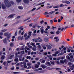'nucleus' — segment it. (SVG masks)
<instances>
[{
	"instance_id": "f257e3e1",
	"label": "nucleus",
	"mask_w": 74,
	"mask_h": 74,
	"mask_svg": "<svg viewBox=\"0 0 74 74\" xmlns=\"http://www.w3.org/2000/svg\"><path fill=\"white\" fill-rule=\"evenodd\" d=\"M4 3L7 8H9L11 7V4L10 3L9 1L8 0H5L4 1Z\"/></svg>"
},
{
	"instance_id": "f03ea898",
	"label": "nucleus",
	"mask_w": 74,
	"mask_h": 74,
	"mask_svg": "<svg viewBox=\"0 0 74 74\" xmlns=\"http://www.w3.org/2000/svg\"><path fill=\"white\" fill-rule=\"evenodd\" d=\"M44 27L42 26L40 28L41 33L42 34V33H46V34H47V33H48V32L45 29V31H44Z\"/></svg>"
},
{
	"instance_id": "7ed1b4c3",
	"label": "nucleus",
	"mask_w": 74,
	"mask_h": 74,
	"mask_svg": "<svg viewBox=\"0 0 74 74\" xmlns=\"http://www.w3.org/2000/svg\"><path fill=\"white\" fill-rule=\"evenodd\" d=\"M4 36H7V39L8 40L10 39V38L11 37V34L10 33L9 34H8V33H5L4 34Z\"/></svg>"
},
{
	"instance_id": "20e7f679",
	"label": "nucleus",
	"mask_w": 74,
	"mask_h": 74,
	"mask_svg": "<svg viewBox=\"0 0 74 74\" xmlns=\"http://www.w3.org/2000/svg\"><path fill=\"white\" fill-rule=\"evenodd\" d=\"M61 30V28L59 27L58 28V30L56 32V34L57 35L59 34V33H60V31H59V30Z\"/></svg>"
},
{
	"instance_id": "39448f33",
	"label": "nucleus",
	"mask_w": 74,
	"mask_h": 74,
	"mask_svg": "<svg viewBox=\"0 0 74 74\" xmlns=\"http://www.w3.org/2000/svg\"><path fill=\"white\" fill-rule=\"evenodd\" d=\"M2 8L3 10H5L6 9V6L4 4H2L1 5Z\"/></svg>"
},
{
	"instance_id": "423d86ee",
	"label": "nucleus",
	"mask_w": 74,
	"mask_h": 74,
	"mask_svg": "<svg viewBox=\"0 0 74 74\" xmlns=\"http://www.w3.org/2000/svg\"><path fill=\"white\" fill-rule=\"evenodd\" d=\"M23 1L25 4H29V0H23Z\"/></svg>"
},
{
	"instance_id": "0eeeda50",
	"label": "nucleus",
	"mask_w": 74,
	"mask_h": 74,
	"mask_svg": "<svg viewBox=\"0 0 74 74\" xmlns=\"http://www.w3.org/2000/svg\"><path fill=\"white\" fill-rule=\"evenodd\" d=\"M46 46L47 49H51L52 48V47L49 45H47Z\"/></svg>"
},
{
	"instance_id": "6e6552de",
	"label": "nucleus",
	"mask_w": 74,
	"mask_h": 74,
	"mask_svg": "<svg viewBox=\"0 0 74 74\" xmlns=\"http://www.w3.org/2000/svg\"><path fill=\"white\" fill-rule=\"evenodd\" d=\"M45 64L46 66H50L51 65V63L49 62H47Z\"/></svg>"
},
{
	"instance_id": "1a4fd4ad",
	"label": "nucleus",
	"mask_w": 74,
	"mask_h": 74,
	"mask_svg": "<svg viewBox=\"0 0 74 74\" xmlns=\"http://www.w3.org/2000/svg\"><path fill=\"white\" fill-rule=\"evenodd\" d=\"M62 3H66L68 4H69L70 3V2L67 1H65L62 2Z\"/></svg>"
},
{
	"instance_id": "9d476101",
	"label": "nucleus",
	"mask_w": 74,
	"mask_h": 74,
	"mask_svg": "<svg viewBox=\"0 0 74 74\" xmlns=\"http://www.w3.org/2000/svg\"><path fill=\"white\" fill-rule=\"evenodd\" d=\"M42 70V68H40L38 69H36L35 70H34V71H38V70Z\"/></svg>"
},
{
	"instance_id": "9b49d317",
	"label": "nucleus",
	"mask_w": 74,
	"mask_h": 74,
	"mask_svg": "<svg viewBox=\"0 0 74 74\" xmlns=\"http://www.w3.org/2000/svg\"><path fill=\"white\" fill-rule=\"evenodd\" d=\"M23 36L21 37V36H19L18 37V40H22L23 39Z\"/></svg>"
},
{
	"instance_id": "f8f14e48",
	"label": "nucleus",
	"mask_w": 74,
	"mask_h": 74,
	"mask_svg": "<svg viewBox=\"0 0 74 74\" xmlns=\"http://www.w3.org/2000/svg\"><path fill=\"white\" fill-rule=\"evenodd\" d=\"M41 38L40 37H38V38H34V39H33L32 40L33 41H34V40H40V39H41Z\"/></svg>"
},
{
	"instance_id": "ddd939ff",
	"label": "nucleus",
	"mask_w": 74,
	"mask_h": 74,
	"mask_svg": "<svg viewBox=\"0 0 74 74\" xmlns=\"http://www.w3.org/2000/svg\"><path fill=\"white\" fill-rule=\"evenodd\" d=\"M40 67V65H38L37 64H35V67L36 69H37V68H38Z\"/></svg>"
},
{
	"instance_id": "4468645a",
	"label": "nucleus",
	"mask_w": 74,
	"mask_h": 74,
	"mask_svg": "<svg viewBox=\"0 0 74 74\" xmlns=\"http://www.w3.org/2000/svg\"><path fill=\"white\" fill-rule=\"evenodd\" d=\"M40 67H41L42 68V69H44L45 68V67H47L45 65H44L43 64H41L40 66Z\"/></svg>"
},
{
	"instance_id": "2eb2a0df",
	"label": "nucleus",
	"mask_w": 74,
	"mask_h": 74,
	"mask_svg": "<svg viewBox=\"0 0 74 74\" xmlns=\"http://www.w3.org/2000/svg\"><path fill=\"white\" fill-rule=\"evenodd\" d=\"M14 16V15L13 14H11L8 17V18H11Z\"/></svg>"
},
{
	"instance_id": "dca6fc26",
	"label": "nucleus",
	"mask_w": 74,
	"mask_h": 74,
	"mask_svg": "<svg viewBox=\"0 0 74 74\" xmlns=\"http://www.w3.org/2000/svg\"><path fill=\"white\" fill-rule=\"evenodd\" d=\"M3 42L5 44H6L7 43V39L5 38L3 40Z\"/></svg>"
},
{
	"instance_id": "f3484780",
	"label": "nucleus",
	"mask_w": 74,
	"mask_h": 74,
	"mask_svg": "<svg viewBox=\"0 0 74 74\" xmlns=\"http://www.w3.org/2000/svg\"><path fill=\"white\" fill-rule=\"evenodd\" d=\"M44 41L45 42H48V38H45L44 39Z\"/></svg>"
},
{
	"instance_id": "a211bd4d",
	"label": "nucleus",
	"mask_w": 74,
	"mask_h": 74,
	"mask_svg": "<svg viewBox=\"0 0 74 74\" xmlns=\"http://www.w3.org/2000/svg\"><path fill=\"white\" fill-rule=\"evenodd\" d=\"M14 55H11L10 56V57L9 58V59H12V58H13V57H14Z\"/></svg>"
},
{
	"instance_id": "6ab92c4d",
	"label": "nucleus",
	"mask_w": 74,
	"mask_h": 74,
	"mask_svg": "<svg viewBox=\"0 0 74 74\" xmlns=\"http://www.w3.org/2000/svg\"><path fill=\"white\" fill-rule=\"evenodd\" d=\"M50 63L51 64L53 65H55V62H54V61H50Z\"/></svg>"
},
{
	"instance_id": "aec40b11",
	"label": "nucleus",
	"mask_w": 74,
	"mask_h": 74,
	"mask_svg": "<svg viewBox=\"0 0 74 74\" xmlns=\"http://www.w3.org/2000/svg\"><path fill=\"white\" fill-rule=\"evenodd\" d=\"M45 3V2H43L40 3H39L37 5H42V4H44Z\"/></svg>"
},
{
	"instance_id": "412c9836",
	"label": "nucleus",
	"mask_w": 74,
	"mask_h": 74,
	"mask_svg": "<svg viewBox=\"0 0 74 74\" xmlns=\"http://www.w3.org/2000/svg\"><path fill=\"white\" fill-rule=\"evenodd\" d=\"M55 11H52V12H50L48 13V14L49 15H50L51 14H52L53 13L55 12Z\"/></svg>"
},
{
	"instance_id": "4be33fe9",
	"label": "nucleus",
	"mask_w": 74,
	"mask_h": 74,
	"mask_svg": "<svg viewBox=\"0 0 74 74\" xmlns=\"http://www.w3.org/2000/svg\"><path fill=\"white\" fill-rule=\"evenodd\" d=\"M50 29V27L49 26H47V28H46L45 29L46 32H47V31H48V29Z\"/></svg>"
},
{
	"instance_id": "5701e85b",
	"label": "nucleus",
	"mask_w": 74,
	"mask_h": 74,
	"mask_svg": "<svg viewBox=\"0 0 74 74\" xmlns=\"http://www.w3.org/2000/svg\"><path fill=\"white\" fill-rule=\"evenodd\" d=\"M42 47L45 50L47 49V47L45 46V45H43L42 46Z\"/></svg>"
},
{
	"instance_id": "b1692460",
	"label": "nucleus",
	"mask_w": 74,
	"mask_h": 74,
	"mask_svg": "<svg viewBox=\"0 0 74 74\" xmlns=\"http://www.w3.org/2000/svg\"><path fill=\"white\" fill-rule=\"evenodd\" d=\"M32 32H29L28 33V35L30 36H32Z\"/></svg>"
},
{
	"instance_id": "393cba45",
	"label": "nucleus",
	"mask_w": 74,
	"mask_h": 74,
	"mask_svg": "<svg viewBox=\"0 0 74 74\" xmlns=\"http://www.w3.org/2000/svg\"><path fill=\"white\" fill-rule=\"evenodd\" d=\"M6 62H4L3 63V64L4 66H8V63L7 64V65H5V64H6Z\"/></svg>"
},
{
	"instance_id": "a878e982",
	"label": "nucleus",
	"mask_w": 74,
	"mask_h": 74,
	"mask_svg": "<svg viewBox=\"0 0 74 74\" xmlns=\"http://www.w3.org/2000/svg\"><path fill=\"white\" fill-rule=\"evenodd\" d=\"M26 58L27 59H31V57L30 56H27L26 57Z\"/></svg>"
},
{
	"instance_id": "bb28decb",
	"label": "nucleus",
	"mask_w": 74,
	"mask_h": 74,
	"mask_svg": "<svg viewBox=\"0 0 74 74\" xmlns=\"http://www.w3.org/2000/svg\"><path fill=\"white\" fill-rule=\"evenodd\" d=\"M18 8L19 9H21V10H22L23 9V7H22L21 6H18Z\"/></svg>"
},
{
	"instance_id": "cd10ccee",
	"label": "nucleus",
	"mask_w": 74,
	"mask_h": 74,
	"mask_svg": "<svg viewBox=\"0 0 74 74\" xmlns=\"http://www.w3.org/2000/svg\"><path fill=\"white\" fill-rule=\"evenodd\" d=\"M7 29H5L3 30H2L1 31V32H6V31H7Z\"/></svg>"
},
{
	"instance_id": "c85d7f7f",
	"label": "nucleus",
	"mask_w": 74,
	"mask_h": 74,
	"mask_svg": "<svg viewBox=\"0 0 74 74\" xmlns=\"http://www.w3.org/2000/svg\"><path fill=\"white\" fill-rule=\"evenodd\" d=\"M37 25L35 24L34 25L32 26V27L33 28H35V27H37Z\"/></svg>"
},
{
	"instance_id": "c756f323",
	"label": "nucleus",
	"mask_w": 74,
	"mask_h": 74,
	"mask_svg": "<svg viewBox=\"0 0 74 74\" xmlns=\"http://www.w3.org/2000/svg\"><path fill=\"white\" fill-rule=\"evenodd\" d=\"M15 62H18L19 61V59H18V58H16L14 59Z\"/></svg>"
},
{
	"instance_id": "7c9ffc66",
	"label": "nucleus",
	"mask_w": 74,
	"mask_h": 74,
	"mask_svg": "<svg viewBox=\"0 0 74 74\" xmlns=\"http://www.w3.org/2000/svg\"><path fill=\"white\" fill-rule=\"evenodd\" d=\"M53 6V5H51V6H50L48 5L47 7V8H52V7Z\"/></svg>"
},
{
	"instance_id": "2f4dec72",
	"label": "nucleus",
	"mask_w": 74,
	"mask_h": 74,
	"mask_svg": "<svg viewBox=\"0 0 74 74\" xmlns=\"http://www.w3.org/2000/svg\"><path fill=\"white\" fill-rule=\"evenodd\" d=\"M5 57L4 56H2V57L1 58V60H3V59H4Z\"/></svg>"
},
{
	"instance_id": "473e14b6",
	"label": "nucleus",
	"mask_w": 74,
	"mask_h": 74,
	"mask_svg": "<svg viewBox=\"0 0 74 74\" xmlns=\"http://www.w3.org/2000/svg\"><path fill=\"white\" fill-rule=\"evenodd\" d=\"M21 1H22V0H16L17 3H21Z\"/></svg>"
},
{
	"instance_id": "72a5a7b5",
	"label": "nucleus",
	"mask_w": 74,
	"mask_h": 74,
	"mask_svg": "<svg viewBox=\"0 0 74 74\" xmlns=\"http://www.w3.org/2000/svg\"><path fill=\"white\" fill-rule=\"evenodd\" d=\"M60 62L61 63H64V61L63 60H60Z\"/></svg>"
},
{
	"instance_id": "f704fd0d",
	"label": "nucleus",
	"mask_w": 74,
	"mask_h": 74,
	"mask_svg": "<svg viewBox=\"0 0 74 74\" xmlns=\"http://www.w3.org/2000/svg\"><path fill=\"white\" fill-rule=\"evenodd\" d=\"M64 7V5L63 4H61L60 5V7Z\"/></svg>"
},
{
	"instance_id": "c9c22d12",
	"label": "nucleus",
	"mask_w": 74,
	"mask_h": 74,
	"mask_svg": "<svg viewBox=\"0 0 74 74\" xmlns=\"http://www.w3.org/2000/svg\"><path fill=\"white\" fill-rule=\"evenodd\" d=\"M67 71L68 72H70H70L71 71V70H70V68H69L68 69H67Z\"/></svg>"
},
{
	"instance_id": "e433bc0d",
	"label": "nucleus",
	"mask_w": 74,
	"mask_h": 74,
	"mask_svg": "<svg viewBox=\"0 0 74 74\" xmlns=\"http://www.w3.org/2000/svg\"><path fill=\"white\" fill-rule=\"evenodd\" d=\"M28 47H29V48H32V46H30V45H28Z\"/></svg>"
},
{
	"instance_id": "4c0bfd02",
	"label": "nucleus",
	"mask_w": 74,
	"mask_h": 74,
	"mask_svg": "<svg viewBox=\"0 0 74 74\" xmlns=\"http://www.w3.org/2000/svg\"><path fill=\"white\" fill-rule=\"evenodd\" d=\"M45 62V60H43L42 62V63H44Z\"/></svg>"
},
{
	"instance_id": "58836bf2",
	"label": "nucleus",
	"mask_w": 74,
	"mask_h": 74,
	"mask_svg": "<svg viewBox=\"0 0 74 74\" xmlns=\"http://www.w3.org/2000/svg\"><path fill=\"white\" fill-rule=\"evenodd\" d=\"M30 19V17L28 18L27 19L25 20L24 21H27V20H29V19Z\"/></svg>"
},
{
	"instance_id": "ea45409f",
	"label": "nucleus",
	"mask_w": 74,
	"mask_h": 74,
	"mask_svg": "<svg viewBox=\"0 0 74 74\" xmlns=\"http://www.w3.org/2000/svg\"><path fill=\"white\" fill-rule=\"evenodd\" d=\"M21 53L22 54H24L25 53V51H23L21 52Z\"/></svg>"
},
{
	"instance_id": "a19ab883",
	"label": "nucleus",
	"mask_w": 74,
	"mask_h": 74,
	"mask_svg": "<svg viewBox=\"0 0 74 74\" xmlns=\"http://www.w3.org/2000/svg\"><path fill=\"white\" fill-rule=\"evenodd\" d=\"M50 22L51 24H52V23H53V21L52 20H50Z\"/></svg>"
},
{
	"instance_id": "79ce46f5",
	"label": "nucleus",
	"mask_w": 74,
	"mask_h": 74,
	"mask_svg": "<svg viewBox=\"0 0 74 74\" xmlns=\"http://www.w3.org/2000/svg\"><path fill=\"white\" fill-rule=\"evenodd\" d=\"M66 58H67L69 60V59H70V56H66Z\"/></svg>"
},
{
	"instance_id": "37998d69",
	"label": "nucleus",
	"mask_w": 74,
	"mask_h": 74,
	"mask_svg": "<svg viewBox=\"0 0 74 74\" xmlns=\"http://www.w3.org/2000/svg\"><path fill=\"white\" fill-rule=\"evenodd\" d=\"M53 8H59V6H57L55 7H53Z\"/></svg>"
},
{
	"instance_id": "c03bdc74",
	"label": "nucleus",
	"mask_w": 74,
	"mask_h": 74,
	"mask_svg": "<svg viewBox=\"0 0 74 74\" xmlns=\"http://www.w3.org/2000/svg\"><path fill=\"white\" fill-rule=\"evenodd\" d=\"M14 45V44H13V43H11L10 44V47H13Z\"/></svg>"
},
{
	"instance_id": "a18cd8bd",
	"label": "nucleus",
	"mask_w": 74,
	"mask_h": 74,
	"mask_svg": "<svg viewBox=\"0 0 74 74\" xmlns=\"http://www.w3.org/2000/svg\"><path fill=\"white\" fill-rule=\"evenodd\" d=\"M42 41V39H40V40H39L38 41V42H41Z\"/></svg>"
},
{
	"instance_id": "49530a36",
	"label": "nucleus",
	"mask_w": 74,
	"mask_h": 74,
	"mask_svg": "<svg viewBox=\"0 0 74 74\" xmlns=\"http://www.w3.org/2000/svg\"><path fill=\"white\" fill-rule=\"evenodd\" d=\"M55 53L56 54V55H57V54H58V53H59V51H56L55 52Z\"/></svg>"
},
{
	"instance_id": "de8ad7c7",
	"label": "nucleus",
	"mask_w": 74,
	"mask_h": 74,
	"mask_svg": "<svg viewBox=\"0 0 74 74\" xmlns=\"http://www.w3.org/2000/svg\"><path fill=\"white\" fill-rule=\"evenodd\" d=\"M70 50H71V49H69L67 50V52H70Z\"/></svg>"
},
{
	"instance_id": "09e8293b",
	"label": "nucleus",
	"mask_w": 74,
	"mask_h": 74,
	"mask_svg": "<svg viewBox=\"0 0 74 74\" xmlns=\"http://www.w3.org/2000/svg\"><path fill=\"white\" fill-rule=\"evenodd\" d=\"M27 36V34L25 33L24 36V37H26Z\"/></svg>"
},
{
	"instance_id": "8fccbe9b",
	"label": "nucleus",
	"mask_w": 74,
	"mask_h": 74,
	"mask_svg": "<svg viewBox=\"0 0 74 74\" xmlns=\"http://www.w3.org/2000/svg\"><path fill=\"white\" fill-rule=\"evenodd\" d=\"M32 49L34 51H36V49L35 48H33Z\"/></svg>"
},
{
	"instance_id": "3c124183",
	"label": "nucleus",
	"mask_w": 74,
	"mask_h": 74,
	"mask_svg": "<svg viewBox=\"0 0 74 74\" xmlns=\"http://www.w3.org/2000/svg\"><path fill=\"white\" fill-rule=\"evenodd\" d=\"M61 59V58L60 57H59L57 59V60H60Z\"/></svg>"
},
{
	"instance_id": "603ef678",
	"label": "nucleus",
	"mask_w": 74,
	"mask_h": 74,
	"mask_svg": "<svg viewBox=\"0 0 74 74\" xmlns=\"http://www.w3.org/2000/svg\"><path fill=\"white\" fill-rule=\"evenodd\" d=\"M52 29L53 30H55V29H56V27H55L53 26H52Z\"/></svg>"
},
{
	"instance_id": "864d4df0",
	"label": "nucleus",
	"mask_w": 74,
	"mask_h": 74,
	"mask_svg": "<svg viewBox=\"0 0 74 74\" xmlns=\"http://www.w3.org/2000/svg\"><path fill=\"white\" fill-rule=\"evenodd\" d=\"M17 32H16L15 33V34L14 35L15 36H17Z\"/></svg>"
},
{
	"instance_id": "5fc2aeb1",
	"label": "nucleus",
	"mask_w": 74,
	"mask_h": 74,
	"mask_svg": "<svg viewBox=\"0 0 74 74\" xmlns=\"http://www.w3.org/2000/svg\"><path fill=\"white\" fill-rule=\"evenodd\" d=\"M40 23H41V24H42V23H44V21L42 20L40 22Z\"/></svg>"
},
{
	"instance_id": "6e6d98bb",
	"label": "nucleus",
	"mask_w": 74,
	"mask_h": 74,
	"mask_svg": "<svg viewBox=\"0 0 74 74\" xmlns=\"http://www.w3.org/2000/svg\"><path fill=\"white\" fill-rule=\"evenodd\" d=\"M21 63H23V64H24V65H26V63L25 62H23V63L21 62Z\"/></svg>"
},
{
	"instance_id": "4d7b16f0",
	"label": "nucleus",
	"mask_w": 74,
	"mask_h": 74,
	"mask_svg": "<svg viewBox=\"0 0 74 74\" xmlns=\"http://www.w3.org/2000/svg\"><path fill=\"white\" fill-rule=\"evenodd\" d=\"M10 3H11V4L12 5H13V4H14V2H13V1H10Z\"/></svg>"
},
{
	"instance_id": "13d9d810",
	"label": "nucleus",
	"mask_w": 74,
	"mask_h": 74,
	"mask_svg": "<svg viewBox=\"0 0 74 74\" xmlns=\"http://www.w3.org/2000/svg\"><path fill=\"white\" fill-rule=\"evenodd\" d=\"M45 15H47V14H48V12H46L45 13Z\"/></svg>"
},
{
	"instance_id": "bf43d9fd",
	"label": "nucleus",
	"mask_w": 74,
	"mask_h": 74,
	"mask_svg": "<svg viewBox=\"0 0 74 74\" xmlns=\"http://www.w3.org/2000/svg\"><path fill=\"white\" fill-rule=\"evenodd\" d=\"M12 61H7V62L8 63H11V62H12Z\"/></svg>"
},
{
	"instance_id": "052dcab7",
	"label": "nucleus",
	"mask_w": 74,
	"mask_h": 74,
	"mask_svg": "<svg viewBox=\"0 0 74 74\" xmlns=\"http://www.w3.org/2000/svg\"><path fill=\"white\" fill-rule=\"evenodd\" d=\"M61 22V20L60 19H58V22Z\"/></svg>"
},
{
	"instance_id": "680f3d73",
	"label": "nucleus",
	"mask_w": 74,
	"mask_h": 74,
	"mask_svg": "<svg viewBox=\"0 0 74 74\" xmlns=\"http://www.w3.org/2000/svg\"><path fill=\"white\" fill-rule=\"evenodd\" d=\"M18 58H19V59H22V56H20L18 57Z\"/></svg>"
},
{
	"instance_id": "e2e57ef3",
	"label": "nucleus",
	"mask_w": 74,
	"mask_h": 74,
	"mask_svg": "<svg viewBox=\"0 0 74 74\" xmlns=\"http://www.w3.org/2000/svg\"><path fill=\"white\" fill-rule=\"evenodd\" d=\"M36 8H33V9L32 10V11H33L34 10H36Z\"/></svg>"
},
{
	"instance_id": "0e129e2a",
	"label": "nucleus",
	"mask_w": 74,
	"mask_h": 74,
	"mask_svg": "<svg viewBox=\"0 0 74 74\" xmlns=\"http://www.w3.org/2000/svg\"><path fill=\"white\" fill-rule=\"evenodd\" d=\"M43 60L42 59H40V61L41 62V63H42V61Z\"/></svg>"
},
{
	"instance_id": "69168bd1",
	"label": "nucleus",
	"mask_w": 74,
	"mask_h": 74,
	"mask_svg": "<svg viewBox=\"0 0 74 74\" xmlns=\"http://www.w3.org/2000/svg\"><path fill=\"white\" fill-rule=\"evenodd\" d=\"M70 69L71 70H74V68L73 67H71V68H70Z\"/></svg>"
},
{
	"instance_id": "338daca9",
	"label": "nucleus",
	"mask_w": 74,
	"mask_h": 74,
	"mask_svg": "<svg viewBox=\"0 0 74 74\" xmlns=\"http://www.w3.org/2000/svg\"><path fill=\"white\" fill-rule=\"evenodd\" d=\"M30 55V51H28V55Z\"/></svg>"
},
{
	"instance_id": "774afa93",
	"label": "nucleus",
	"mask_w": 74,
	"mask_h": 74,
	"mask_svg": "<svg viewBox=\"0 0 74 74\" xmlns=\"http://www.w3.org/2000/svg\"><path fill=\"white\" fill-rule=\"evenodd\" d=\"M53 56H56V53L53 54Z\"/></svg>"
}]
</instances>
